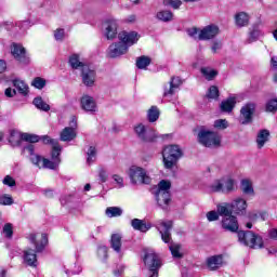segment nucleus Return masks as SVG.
Here are the masks:
<instances>
[{"label":"nucleus","mask_w":277,"mask_h":277,"mask_svg":"<svg viewBox=\"0 0 277 277\" xmlns=\"http://www.w3.org/2000/svg\"><path fill=\"white\" fill-rule=\"evenodd\" d=\"M28 241L35 246V250L28 248L24 251V263L29 267H38V252H44L49 243V236L47 234H41V237L38 238V234H29L27 237Z\"/></svg>","instance_id":"f257e3e1"},{"label":"nucleus","mask_w":277,"mask_h":277,"mask_svg":"<svg viewBox=\"0 0 277 277\" xmlns=\"http://www.w3.org/2000/svg\"><path fill=\"white\" fill-rule=\"evenodd\" d=\"M172 187V182L168 180H161L158 185L151 188V194L156 198V202L160 209L166 211V207L172 202V194L170 189Z\"/></svg>","instance_id":"f03ea898"},{"label":"nucleus","mask_w":277,"mask_h":277,"mask_svg":"<svg viewBox=\"0 0 277 277\" xmlns=\"http://www.w3.org/2000/svg\"><path fill=\"white\" fill-rule=\"evenodd\" d=\"M183 149L179 145H168L162 149V161L166 170H172L183 159Z\"/></svg>","instance_id":"7ed1b4c3"},{"label":"nucleus","mask_w":277,"mask_h":277,"mask_svg":"<svg viewBox=\"0 0 277 277\" xmlns=\"http://www.w3.org/2000/svg\"><path fill=\"white\" fill-rule=\"evenodd\" d=\"M237 237L239 243L247 248H251L252 250H261L262 248H265L263 237L252 230H238Z\"/></svg>","instance_id":"20e7f679"},{"label":"nucleus","mask_w":277,"mask_h":277,"mask_svg":"<svg viewBox=\"0 0 277 277\" xmlns=\"http://www.w3.org/2000/svg\"><path fill=\"white\" fill-rule=\"evenodd\" d=\"M197 142L205 148H220L222 146V137L217 132L200 129L197 134Z\"/></svg>","instance_id":"39448f33"},{"label":"nucleus","mask_w":277,"mask_h":277,"mask_svg":"<svg viewBox=\"0 0 277 277\" xmlns=\"http://www.w3.org/2000/svg\"><path fill=\"white\" fill-rule=\"evenodd\" d=\"M136 137L144 144H155L161 137L157 130L153 128H146L143 123H138L134 127Z\"/></svg>","instance_id":"423d86ee"},{"label":"nucleus","mask_w":277,"mask_h":277,"mask_svg":"<svg viewBox=\"0 0 277 277\" xmlns=\"http://www.w3.org/2000/svg\"><path fill=\"white\" fill-rule=\"evenodd\" d=\"M136 137L144 144H155L161 137L157 130L153 128H146L143 123H138L134 127Z\"/></svg>","instance_id":"0eeeda50"},{"label":"nucleus","mask_w":277,"mask_h":277,"mask_svg":"<svg viewBox=\"0 0 277 277\" xmlns=\"http://www.w3.org/2000/svg\"><path fill=\"white\" fill-rule=\"evenodd\" d=\"M143 263L151 273L149 277H159V269H161V259H159V254L155 251L145 252Z\"/></svg>","instance_id":"6e6552de"},{"label":"nucleus","mask_w":277,"mask_h":277,"mask_svg":"<svg viewBox=\"0 0 277 277\" xmlns=\"http://www.w3.org/2000/svg\"><path fill=\"white\" fill-rule=\"evenodd\" d=\"M10 51L12 57L15 60V62H18V64H24L25 66L30 64L31 58L29 57L27 49L23 47V43L12 42L10 45Z\"/></svg>","instance_id":"1a4fd4ad"},{"label":"nucleus","mask_w":277,"mask_h":277,"mask_svg":"<svg viewBox=\"0 0 277 277\" xmlns=\"http://www.w3.org/2000/svg\"><path fill=\"white\" fill-rule=\"evenodd\" d=\"M130 180L133 185L136 183H141L142 185H150L153 181L148 174H146V170L142 167H134L130 169Z\"/></svg>","instance_id":"9d476101"},{"label":"nucleus","mask_w":277,"mask_h":277,"mask_svg":"<svg viewBox=\"0 0 277 277\" xmlns=\"http://www.w3.org/2000/svg\"><path fill=\"white\" fill-rule=\"evenodd\" d=\"M211 190L214 194H217L220 192H234L235 190V180H233L232 177L225 179L222 177L221 180H216L215 183L211 186Z\"/></svg>","instance_id":"9b49d317"},{"label":"nucleus","mask_w":277,"mask_h":277,"mask_svg":"<svg viewBox=\"0 0 277 277\" xmlns=\"http://www.w3.org/2000/svg\"><path fill=\"white\" fill-rule=\"evenodd\" d=\"M30 161L37 168H43L45 170H57V167L60 166L55 160H49L48 158H44L40 155H35L30 158Z\"/></svg>","instance_id":"f8f14e48"},{"label":"nucleus","mask_w":277,"mask_h":277,"mask_svg":"<svg viewBox=\"0 0 277 277\" xmlns=\"http://www.w3.org/2000/svg\"><path fill=\"white\" fill-rule=\"evenodd\" d=\"M256 111L255 103H247L240 109V116L243 118L241 124H251L254 118V114Z\"/></svg>","instance_id":"ddd939ff"},{"label":"nucleus","mask_w":277,"mask_h":277,"mask_svg":"<svg viewBox=\"0 0 277 277\" xmlns=\"http://www.w3.org/2000/svg\"><path fill=\"white\" fill-rule=\"evenodd\" d=\"M118 39L129 50V47H133V44H137V41L140 40V34H137V31L129 32L127 30H123L118 34Z\"/></svg>","instance_id":"4468645a"},{"label":"nucleus","mask_w":277,"mask_h":277,"mask_svg":"<svg viewBox=\"0 0 277 277\" xmlns=\"http://www.w3.org/2000/svg\"><path fill=\"white\" fill-rule=\"evenodd\" d=\"M129 53V50L127 49V45H124L122 42H115L108 47V57L110 60H116V57H120L122 55H127Z\"/></svg>","instance_id":"2eb2a0df"},{"label":"nucleus","mask_w":277,"mask_h":277,"mask_svg":"<svg viewBox=\"0 0 277 277\" xmlns=\"http://www.w3.org/2000/svg\"><path fill=\"white\" fill-rule=\"evenodd\" d=\"M217 34H220V27L215 24H210L199 31L198 40H213Z\"/></svg>","instance_id":"dca6fc26"},{"label":"nucleus","mask_w":277,"mask_h":277,"mask_svg":"<svg viewBox=\"0 0 277 277\" xmlns=\"http://www.w3.org/2000/svg\"><path fill=\"white\" fill-rule=\"evenodd\" d=\"M81 77L82 83L87 85V88H92L96 81V71L87 65L81 69Z\"/></svg>","instance_id":"f3484780"},{"label":"nucleus","mask_w":277,"mask_h":277,"mask_svg":"<svg viewBox=\"0 0 277 277\" xmlns=\"http://www.w3.org/2000/svg\"><path fill=\"white\" fill-rule=\"evenodd\" d=\"M222 228L227 230L228 233H238L239 232V221H237V216L229 215L225 216L222 220Z\"/></svg>","instance_id":"a211bd4d"},{"label":"nucleus","mask_w":277,"mask_h":277,"mask_svg":"<svg viewBox=\"0 0 277 277\" xmlns=\"http://www.w3.org/2000/svg\"><path fill=\"white\" fill-rule=\"evenodd\" d=\"M105 36L107 40H114L118 37V22L116 19H107L105 23Z\"/></svg>","instance_id":"6ab92c4d"},{"label":"nucleus","mask_w":277,"mask_h":277,"mask_svg":"<svg viewBox=\"0 0 277 277\" xmlns=\"http://www.w3.org/2000/svg\"><path fill=\"white\" fill-rule=\"evenodd\" d=\"M80 107L83 111H96V102L90 95H82L80 98Z\"/></svg>","instance_id":"aec40b11"},{"label":"nucleus","mask_w":277,"mask_h":277,"mask_svg":"<svg viewBox=\"0 0 277 277\" xmlns=\"http://www.w3.org/2000/svg\"><path fill=\"white\" fill-rule=\"evenodd\" d=\"M183 84L181 77H172L168 87L164 88L163 96H174V90L179 89Z\"/></svg>","instance_id":"412c9836"},{"label":"nucleus","mask_w":277,"mask_h":277,"mask_svg":"<svg viewBox=\"0 0 277 277\" xmlns=\"http://www.w3.org/2000/svg\"><path fill=\"white\" fill-rule=\"evenodd\" d=\"M131 226L134 230H140V233H148V230L153 228L150 223H146V221L140 219H133L131 221Z\"/></svg>","instance_id":"4be33fe9"},{"label":"nucleus","mask_w":277,"mask_h":277,"mask_svg":"<svg viewBox=\"0 0 277 277\" xmlns=\"http://www.w3.org/2000/svg\"><path fill=\"white\" fill-rule=\"evenodd\" d=\"M230 209L233 213L239 215L243 213L246 209H248V202L246 201V199H236L233 203H230Z\"/></svg>","instance_id":"5701e85b"},{"label":"nucleus","mask_w":277,"mask_h":277,"mask_svg":"<svg viewBox=\"0 0 277 277\" xmlns=\"http://www.w3.org/2000/svg\"><path fill=\"white\" fill-rule=\"evenodd\" d=\"M161 226H163L164 232H160L161 239L164 243H170L172 239V235L170 232L172 230V226H174V223L172 221L162 222Z\"/></svg>","instance_id":"b1692460"},{"label":"nucleus","mask_w":277,"mask_h":277,"mask_svg":"<svg viewBox=\"0 0 277 277\" xmlns=\"http://www.w3.org/2000/svg\"><path fill=\"white\" fill-rule=\"evenodd\" d=\"M237 105L236 97H227L225 101L221 102L220 109L223 114H230L235 106Z\"/></svg>","instance_id":"393cba45"},{"label":"nucleus","mask_w":277,"mask_h":277,"mask_svg":"<svg viewBox=\"0 0 277 277\" xmlns=\"http://www.w3.org/2000/svg\"><path fill=\"white\" fill-rule=\"evenodd\" d=\"M222 263H224V258L222 255H213L207 260V265L211 272L220 269V267H222Z\"/></svg>","instance_id":"a878e982"},{"label":"nucleus","mask_w":277,"mask_h":277,"mask_svg":"<svg viewBox=\"0 0 277 277\" xmlns=\"http://www.w3.org/2000/svg\"><path fill=\"white\" fill-rule=\"evenodd\" d=\"M68 64L72 70H82L88 66L85 63L80 61L79 54H71L69 56Z\"/></svg>","instance_id":"bb28decb"},{"label":"nucleus","mask_w":277,"mask_h":277,"mask_svg":"<svg viewBox=\"0 0 277 277\" xmlns=\"http://www.w3.org/2000/svg\"><path fill=\"white\" fill-rule=\"evenodd\" d=\"M77 137V132L75 131V128H64L61 132V142H72Z\"/></svg>","instance_id":"cd10ccee"},{"label":"nucleus","mask_w":277,"mask_h":277,"mask_svg":"<svg viewBox=\"0 0 277 277\" xmlns=\"http://www.w3.org/2000/svg\"><path fill=\"white\" fill-rule=\"evenodd\" d=\"M13 87L22 94V96H27L29 94V85L25 83V81L21 79H13L12 80Z\"/></svg>","instance_id":"c85d7f7f"},{"label":"nucleus","mask_w":277,"mask_h":277,"mask_svg":"<svg viewBox=\"0 0 277 277\" xmlns=\"http://www.w3.org/2000/svg\"><path fill=\"white\" fill-rule=\"evenodd\" d=\"M110 247L115 252H121L122 250V236L120 234H113L110 237Z\"/></svg>","instance_id":"c756f323"},{"label":"nucleus","mask_w":277,"mask_h":277,"mask_svg":"<svg viewBox=\"0 0 277 277\" xmlns=\"http://www.w3.org/2000/svg\"><path fill=\"white\" fill-rule=\"evenodd\" d=\"M269 140V130L263 129L260 130L256 137L258 148H263L265 143Z\"/></svg>","instance_id":"7c9ffc66"},{"label":"nucleus","mask_w":277,"mask_h":277,"mask_svg":"<svg viewBox=\"0 0 277 277\" xmlns=\"http://www.w3.org/2000/svg\"><path fill=\"white\" fill-rule=\"evenodd\" d=\"M62 145L57 143L56 145L52 146L51 150V160L55 161L58 166L62 163Z\"/></svg>","instance_id":"2f4dec72"},{"label":"nucleus","mask_w":277,"mask_h":277,"mask_svg":"<svg viewBox=\"0 0 277 277\" xmlns=\"http://www.w3.org/2000/svg\"><path fill=\"white\" fill-rule=\"evenodd\" d=\"M32 105L40 111H51V106L42 100V96H37L32 101Z\"/></svg>","instance_id":"473e14b6"},{"label":"nucleus","mask_w":277,"mask_h":277,"mask_svg":"<svg viewBox=\"0 0 277 277\" xmlns=\"http://www.w3.org/2000/svg\"><path fill=\"white\" fill-rule=\"evenodd\" d=\"M235 21L238 27H246L250 23V16L246 12H240L236 14Z\"/></svg>","instance_id":"72a5a7b5"},{"label":"nucleus","mask_w":277,"mask_h":277,"mask_svg":"<svg viewBox=\"0 0 277 277\" xmlns=\"http://www.w3.org/2000/svg\"><path fill=\"white\" fill-rule=\"evenodd\" d=\"M153 62V60H150L149 56L143 55L136 58V68H138V70H146V68H148V66H150V63Z\"/></svg>","instance_id":"f704fd0d"},{"label":"nucleus","mask_w":277,"mask_h":277,"mask_svg":"<svg viewBox=\"0 0 277 277\" xmlns=\"http://www.w3.org/2000/svg\"><path fill=\"white\" fill-rule=\"evenodd\" d=\"M200 72H201V75H203V77H205V79H207V81H213L219 75L217 70L211 69L209 67H202L200 69Z\"/></svg>","instance_id":"c9c22d12"},{"label":"nucleus","mask_w":277,"mask_h":277,"mask_svg":"<svg viewBox=\"0 0 277 277\" xmlns=\"http://www.w3.org/2000/svg\"><path fill=\"white\" fill-rule=\"evenodd\" d=\"M159 116H161V113L157 106H151L147 111L148 122H157V120H159Z\"/></svg>","instance_id":"e433bc0d"},{"label":"nucleus","mask_w":277,"mask_h":277,"mask_svg":"<svg viewBox=\"0 0 277 277\" xmlns=\"http://www.w3.org/2000/svg\"><path fill=\"white\" fill-rule=\"evenodd\" d=\"M156 17L162 23H170V21L174 18V13H172L171 11L162 10L156 14Z\"/></svg>","instance_id":"4c0bfd02"},{"label":"nucleus","mask_w":277,"mask_h":277,"mask_svg":"<svg viewBox=\"0 0 277 277\" xmlns=\"http://www.w3.org/2000/svg\"><path fill=\"white\" fill-rule=\"evenodd\" d=\"M216 211L219 215H223L224 217H229L234 213L233 208H230V203H224V206L219 205L216 207Z\"/></svg>","instance_id":"58836bf2"},{"label":"nucleus","mask_w":277,"mask_h":277,"mask_svg":"<svg viewBox=\"0 0 277 277\" xmlns=\"http://www.w3.org/2000/svg\"><path fill=\"white\" fill-rule=\"evenodd\" d=\"M22 142H29V144H38L40 142V136L29 133H21Z\"/></svg>","instance_id":"ea45409f"},{"label":"nucleus","mask_w":277,"mask_h":277,"mask_svg":"<svg viewBox=\"0 0 277 277\" xmlns=\"http://www.w3.org/2000/svg\"><path fill=\"white\" fill-rule=\"evenodd\" d=\"M207 98L217 101L220 98V89L217 85H211L206 94Z\"/></svg>","instance_id":"a19ab883"},{"label":"nucleus","mask_w":277,"mask_h":277,"mask_svg":"<svg viewBox=\"0 0 277 277\" xmlns=\"http://www.w3.org/2000/svg\"><path fill=\"white\" fill-rule=\"evenodd\" d=\"M9 142L13 146H21V142H23V140H21V134H18V131L11 130Z\"/></svg>","instance_id":"79ce46f5"},{"label":"nucleus","mask_w":277,"mask_h":277,"mask_svg":"<svg viewBox=\"0 0 277 277\" xmlns=\"http://www.w3.org/2000/svg\"><path fill=\"white\" fill-rule=\"evenodd\" d=\"M107 217H120L122 209L120 207H108L105 211Z\"/></svg>","instance_id":"37998d69"},{"label":"nucleus","mask_w":277,"mask_h":277,"mask_svg":"<svg viewBox=\"0 0 277 277\" xmlns=\"http://www.w3.org/2000/svg\"><path fill=\"white\" fill-rule=\"evenodd\" d=\"M2 233L5 239H12L14 237V225L12 223H5Z\"/></svg>","instance_id":"c03bdc74"},{"label":"nucleus","mask_w":277,"mask_h":277,"mask_svg":"<svg viewBox=\"0 0 277 277\" xmlns=\"http://www.w3.org/2000/svg\"><path fill=\"white\" fill-rule=\"evenodd\" d=\"M169 250L173 259H183V253H181V245L174 243L169 247Z\"/></svg>","instance_id":"a18cd8bd"},{"label":"nucleus","mask_w":277,"mask_h":277,"mask_svg":"<svg viewBox=\"0 0 277 277\" xmlns=\"http://www.w3.org/2000/svg\"><path fill=\"white\" fill-rule=\"evenodd\" d=\"M240 187L245 194H254V188L252 187V182H250V180H242Z\"/></svg>","instance_id":"49530a36"},{"label":"nucleus","mask_w":277,"mask_h":277,"mask_svg":"<svg viewBox=\"0 0 277 277\" xmlns=\"http://www.w3.org/2000/svg\"><path fill=\"white\" fill-rule=\"evenodd\" d=\"M32 88H36L37 90H42L47 85V80L41 77H36L31 81Z\"/></svg>","instance_id":"de8ad7c7"},{"label":"nucleus","mask_w":277,"mask_h":277,"mask_svg":"<svg viewBox=\"0 0 277 277\" xmlns=\"http://www.w3.org/2000/svg\"><path fill=\"white\" fill-rule=\"evenodd\" d=\"M163 5L166 8H172L173 10H179V8L183 5V2H181V0H163Z\"/></svg>","instance_id":"09e8293b"},{"label":"nucleus","mask_w":277,"mask_h":277,"mask_svg":"<svg viewBox=\"0 0 277 277\" xmlns=\"http://www.w3.org/2000/svg\"><path fill=\"white\" fill-rule=\"evenodd\" d=\"M0 205L8 207L14 205V199L11 195L4 194L0 197Z\"/></svg>","instance_id":"8fccbe9b"},{"label":"nucleus","mask_w":277,"mask_h":277,"mask_svg":"<svg viewBox=\"0 0 277 277\" xmlns=\"http://www.w3.org/2000/svg\"><path fill=\"white\" fill-rule=\"evenodd\" d=\"M266 111L274 113L277 111V98H272L266 103Z\"/></svg>","instance_id":"3c124183"},{"label":"nucleus","mask_w":277,"mask_h":277,"mask_svg":"<svg viewBox=\"0 0 277 277\" xmlns=\"http://www.w3.org/2000/svg\"><path fill=\"white\" fill-rule=\"evenodd\" d=\"M214 129H228V121L226 119H217L214 121Z\"/></svg>","instance_id":"603ef678"},{"label":"nucleus","mask_w":277,"mask_h":277,"mask_svg":"<svg viewBox=\"0 0 277 277\" xmlns=\"http://www.w3.org/2000/svg\"><path fill=\"white\" fill-rule=\"evenodd\" d=\"M40 140L45 145L50 144L51 146H55L56 144H60V142L57 140L51 138V136H49V135H43V136L40 137Z\"/></svg>","instance_id":"864d4df0"},{"label":"nucleus","mask_w":277,"mask_h":277,"mask_svg":"<svg viewBox=\"0 0 277 277\" xmlns=\"http://www.w3.org/2000/svg\"><path fill=\"white\" fill-rule=\"evenodd\" d=\"M87 155H88L87 163H92V159H94V157H96V147L90 146L87 151Z\"/></svg>","instance_id":"5fc2aeb1"},{"label":"nucleus","mask_w":277,"mask_h":277,"mask_svg":"<svg viewBox=\"0 0 277 277\" xmlns=\"http://www.w3.org/2000/svg\"><path fill=\"white\" fill-rule=\"evenodd\" d=\"M207 220L208 222H217V220H220V213L215 212V211H209L207 213Z\"/></svg>","instance_id":"6e6d98bb"},{"label":"nucleus","mask_w":277,"mask_h":277,"mask_svg":"<svg viewBox=\"0 0 277 277\" xmlns=\"http://www.w3.org/2000/svg\"><path fill=\"white\" fill-rule=\"evenodd\" d=\"M3 185H8V187H15L16 186V180L10 175H5V177L2 181Z\"/></svg>","instance_id":"4d7b16f0"},{"label":"nucleus","mask_w":277,"mask_h":277,"mask_svg":"<svg viewBox=\"0 0 277 277\" xmlns=\"http://www.w3.org/2000/svg\"><path fill=\"white\" fill-rule=\"evenodd\" d=\"M187 35L190 37V38H194L195 40H198V34H199V29L198 27H193V28H188L187 30Z\"/></svg>","instance_id":"13d9d810"},{"label":"nucleus","mask_w":277,"mask_h":277,"mask_svg":"<svg viewBox=\"0 0 277 277\" xmlns=\"http://www.w3.org/2000/svg\"><path fill=\"white\" fill-rule=\"evenodd\" d=\"M64 36H65V31H64L63 28H57V29L54 31V38H55V40H57V41L64 40Z\"/></svg>","instance_id":"bf43d9fd"},{"label":"nucleus","mask_w":277,"mask_h":277,"mask_svg":"<svg viewBox=\"0 0 277 277\" xmlns=\"http://www.w3.org/2000/svg\"><path fill=\"white\" fill-rule=\"evenodd\" d=\"M98 176H100V181H102V183H107V179L109 175H107V171H105V169H100Z\"/></svg>","instance_id":"052dcab7"},{"label":"nucleus","mask_w":277,"mask_h":277,"mask_svg":"<svg viewBox=\"0 0 277 277\" xmlns=\"http://www.w3.org/2000/svg\"><path fill=\"white\" fill-rule=\"evenodd\" d=\"M72 195H65V196H63V197H61V205H63V207L64 206H66V205H68V202H72Z\"/></svg>","instance_id":"680f3d73"},{"label":"nucleus","mask_w":277,"mask_h":277,"mask_svg":"<svg viewBox=\"0 0 277 277\" xmlns=\"http://www.w3.org/2000/svg\"><path fill=\"white\" fill-rule=\"evenodd\" d=\"M4 94L8 98H14L16 96V89L6 88Z\"/></svg>","instance_id":"e2e57ef3"},{"label":"nucleus","mask_w":277,"mask_h":277,"mask_svg":"<svg viewBox=\"0 0 277 277\" xmlns=\"http://www.w3.org/2000/svg\"><path fill=\"white\" fill-rule=\"evenodd\" d=\"M113 179H114L115 183L120 185V187H124V179H122V176L115 174V175H113Z\"/></svg>","instance_id":"0e129e2a"},{"label":"nucleus","mask_w":277,"mask_h":277,"mask_svg":"<svg viewBox=\"0 0 277 277\" xmlns=\"http://www.w3.org/2000/svg\"><path fill=\"white\" fill-rule=\"evenodd\" d=\"M220 49H222V42H220V41L213 42V44L211 47L212 53H217V51H220Z\"/></svg>","instance_id":"69168bd1"},{"label":"nucleus","mask_w":277,"mask_h":277,"mask_svg":"<svg viewBox=\"0 0 277 277\" xmlns=\"http://www.w3.org/2000/svg\"><path fill=\"white\" fill-rule=\"evenodd\" d=\"M259 38V30L254 29L249 34V40L254 42Z\"/></svg>","instance_id":"338daca9"},{"label":"nucleus","mask_w":277,"mask_h":277,"mask_svg":"<svg viewBox=\"0 0 277 277\" xmlns=\"http://www.w3.org/2000/svg\"><path fill=\"white\" fill-rule=\"evenodd\" d=\"M268 237L269 239H274L275 241H277V228H273L268 232Z\"/></svg>","instance_id":"774afa93"}]
</instances>
